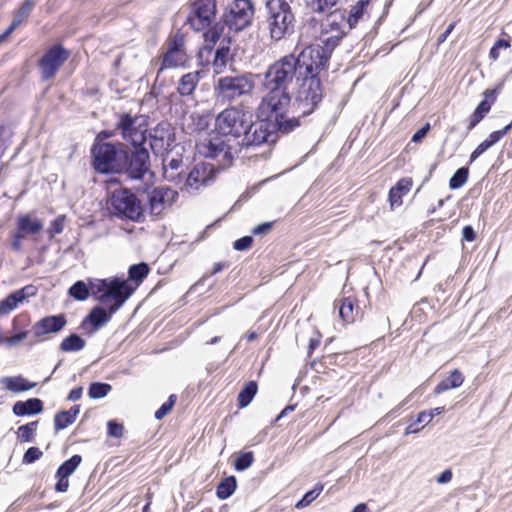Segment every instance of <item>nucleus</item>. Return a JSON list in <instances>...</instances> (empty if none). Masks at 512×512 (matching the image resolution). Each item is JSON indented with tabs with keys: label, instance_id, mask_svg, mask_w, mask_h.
<instances>
[{
	"label": "nucleus",
	"instance_id": "nucleus-36",
	"mask_svg": "<svg viewBox=\"0 0 512 512\" xmlns=\"http://www.w3.org/2000/svg\"><path fill=\"white\" fill-rule=\"evenodd\" d=\"M257 393V384L254 381L248 382L238 395L241 407L247 406Z\"/></svg>",
	"mask_w": 512,
	"mask_h": 512
},
{
	"label": "nucleus",
	"instance_id": "nucleus-58",
	"mask_svg": "<svg viewBox=\"0 0 512 512\" xmlns=\"http://www.w3.org/2000/svg\"><path fill=\"white\" fill-rule=\"evenodd\" d=\"M485 116V114H483L482 112H480V110L476 108L474 113L470 117L467 129L469 131L472 130Z\"/></svg>",
	"mask_w": 512,
	"mask_h": 512
},
{
	"label": "nucleus",
	"instance_id": "nucleus-32",
	"mask_svg": "<svg viewBox=\"0 0 512 512\" xmlns=\"http://www.w3.org/2000/svg\"><path fill=\"white\" fill-rule=\"evenodd\" d=\"M148 272H149V268H148L147 264H145V263L134 264L129 268V271H128L129 279L126 281L128 283H129V280L134 281L135 286H133V288L135 289L136 286H138L139 283L142 282V280L147 276ZM130 286L132 287L131 284H130Z\"/></svg>",
	"mask_w": 512,
	"mask_h": 512
},
{
	"label": "nucleus",
	"instance_id": "nucleus-34",
	"mask_svg": "<svg viewBox=\"0 0 512 512\" xmlns=\"http://www.w3.org/2000/svg\"><path fill=\"white\" fill-rule=\"evenodd\" d=\"M82 458L80 455H73L70 459L66 460L57 470L56 476L69 477L77 467L80 465Z\"/></svg>",
	"mask_w": 512,
	"mask_h": 512
},
{
	"label": "nucleus",
	"instance_id": "nucleus-50",
	"mask_svg": "<svg viewBox=\"0 0 512 512\" xmlns=\"http://www.w3.org/2000/svg\"><path fill=\"white\" fill-rule=\"evenodd\" d=\"M512 124L505 126L502 130L492 132L485 141L492 147L511 129Z\"/></svg>",
	"mask_w": 512,
	"mask_h": 512
},
{
	"label": "nucleus",
	"instance_id": "nucleus-4",
	"mask_svg": "<svg viewBox=\"0 0 512 512\" xmlns=\"http://www.w3.org/2000/svg\"><path fill=\"white\" fill-rule=\"evenodd\" d=\"M267 92L262 97L258 107V118L273 123V128L284 133L292 131L299 125L295 117H287L291 98L288 91L282 89H265Z\"/></svg>",
	"mask_w": 512,
	"mask_h": 512
},
{
	"label": "nucleus",
	"instance_id": "nucleus-63",
	"mask_svg": "<svg viewBox=\"0 0 512 512\" xmlns=\"http://www.w3.org/2000/svg\"><path fill=\"white\" fill-rule=\"evenodd\" d=\"M455 28V22L451 23L448 25V27L446 28V30L439 35L438 37V43L441 44L443 42L446 41V39L448 38V36L451 34V32L454 30Z\"/></svg>",
	"mask_w": 512,
	"mask_h": 512
},
{
	"label": "nucleus",
	"instance_id": "nucleus-27",
	"mask_svg": "<svg viewBox=\"0 0 512 512\" xmlns=\"http://www.w3.org/2000/svg\"><path fill=\"white\" fill-rule=\"evenodd\" d=\"M464 382V377L462 373L455 369L450 375L443 379L434 389L435 394H441L447 390L455 389L460 387Z\"/></svg>",
	"mask_w": 512,
	"mask_h": 512
},
{
	"label": "nucleus",
	"instance_id": "nucleus-43",
	"mask_svg": "<svg viewBox=\"0 0 512 512\" xmlns=\"http://www.w3.org/2000/svg\"><path fill=\"white\" fill-rule=\"evenodd\" d=\"M37 292V288L33 285H27L22 289H19L10 294L14 298L16 305L23 303L26 299L34 296Z\"/></svg>",
	"mask_w": 512,
	"mask_h": 512
},
{
	"label": "nucleus",
	"instance_id": "nucleus-11",
	"mask_svg": "<svg viewBox=\"0 0 512 512\" xmlns=\"http://www.w3.org/2000/svg\"><path fill=\"white\" fill-rule=\"evenodd\" d=\"M110 206L113 213L121 218H127L134 222H142L145 218L141 201L128 189L113 191L110 197Z\"/></svg>",
	"mask_w": 512,
	"mask_h": 512
},
{
	"label": "nucleus",
	"instance_id": "nucleus-21",
	"mask_svg": "<svg viewBox=\"0 0 512 512\" xmlns=\"http://www.w3.org/2000/svg\"><path fill=\"white\" fill-rule=\"evenodd\" d=\"M182 158L172 156L171 152H167L163 157V177L177 185L182 183Z\"/></svg>",
	"mask_w": 512,
	"mask_h": 512
},
{
	"label": "nucleus",
	"instance_id": "nucleus-40",
	"mask_svg": "<svg viewBox=\"0 0 512 512\" xmlns=\"http://www.w3.org/2000/svg\"><path fill=\"white\" fill-rule=\"evenodd\" d=\"M469 170L467 167L459 168L450 178L449 187L451 189L461 188L468 180Z\"/></svg>",
	"mask_w": 512,
	"mask_h": 512
},
{
	"label": "nucleus",
	"instance_id": "nucleus-3",
	"mask_svg": "<svg viewBox=\"0 0 512 512\" xmlns=\"http://www.w3.org/2000/svg\"><path fill=\"white\" fill-rule=\"evenodd\" d=\"M315 58L318 52L313 49H303L302 52L295 57L294 55L284 56L277 62L269 66L264 74L263 87L265 89H282L287 91V86L294 78L298 82L303 75H308L313 69H324L318 67Z\"/></svg>",
	"mask_w": 512,
	"mask_h": 512
},
{
	"label": "nucleus",
	"instance_id": "nucleus-48",
	"mask_svg": "<svg viewBox=\"0 0 512 512\" xmlns=\"http://www.w3.org/2000/svg\"><path fill=\"white\" fill-rule=\"evenodd\" d=\"M175 401L176 396L170 395L168 401L163 403L161 407L155 412V418L157 420H161L163 417H165L173 408Z\"/></svg>",
	"mask_w": 512,
	"mask_h": 512
},
{
	"label": "nucleus",
	"instance_id": "nucleus-22",
	"mask_svg": "<svg viewBox=\"0 0 512 512\" xmlns=\"http://www.w3.org/2000/svg\"><path fill=\"white\" fill-rule=\"evenodd\" d=\"M412 184L413 182L410 178H402L390 189L389 201L392 209L402 205V197L409 193Z\"/></svg>",
	"mask_w": 512,
	"mask_h": 512
},
{
	"label": "nucleus",
	"instance_id": "nucleus-5",
	"mask_svg": "<svg viewBox=\"0 0 512 512\" xmlns=\"http://www.w3.org/2000/svg\"><path fill=\"white\" fill-rule=\"evenodd\" d=\"M102 135L108 137V134L100 133L91 148L92 167L101 174L122 172L128 163L124 144L103 142Z\"/></svg>",
	"mask_w": 512,
	"mask_h": 512
},
{
	"label": "nucleus",
	"instance_id": "nucleus-8",
	"mask_svg": "<svg viewBox=\"0 0 512 512\" xmlns=\"http://www.w3.org/2000/svg\"><path fill=\"white\" fill-rule=\"evenodd\" d=\"M266 9V23L271 39L279 41L294 32L295 18L286 1L270 0L266 4Z\"/></svg>",
	"mask_w": 512,
	"mask_h": 512
},
{
	"label": "nucleus",
	"instance_id": "nucleus-31",
	"mask_svg": "<svg viewBox=\"0 0 512 512\" xmlns=\"http://www.w3.org/2000/svg\"><path fill=\"white\" fill-rule=\"evenodd\" d=\"M91 282L86 284L83 281H77L69 288V295L78 301H84L89 294L92 295Z\"/></svg>",
	"mask_w": 512,
	"mask_h": 512
},
{
	"label": "nucleus",
	"instance_id": "nucleus-35",
	"mask_svg": "<svg viewBox=\"0 0 512 512\" xmlns=\"http://www.w3.org/2000/svg\"><path fill=\"white\" fill-rule=\"evenodd\" d=\"M236 486V480L233 476L225 478L217 487V496L220 499H227L234 493Z\"/></svg>",
	"mask_w": 512,
	"mask_h": 512
},
{
	"label": "nucleus",
	"instance_id": "nucleus-45",
	"mask_svg": "<svg viewBox=\"0 0 512 512\" xmlns=\"http://www.w3.org/2000/svg\"><path fill=\"white\" fill-rule=\"evenodd\" d=\"M253 461L254 456L252 452L241 453L235 461V468L238 471H243L249 468L252 465Z\"/></svg>",
	"mask_w": 512,
	"mask_h": 512
},
{
	"label": "nucleus",
	"instance_id": "nucleus-56",
	"mask_svg": "<svg viewBox=\"0 0 512 512\" xmlns=\"http://www.w3.org/2000/svg\"><path fill=\"white\" fill-rule=\"evenodd\" d=\"M160 132H163V130L157 129L155 130V134L151 136L152 140L150 146L154 151L164 147V137L162 135L158 136Z\"/></svg>",
	"mask_w": 512,
	"mask_h": 512
},
{
	"label": "nucleus",
	"instance_id": "nucleus-61",
	"mask_svg": "<svg viewBox=\"0 0 512 512\" xmlns=\"http://www.w3.org/2000/svg\"><path fill=\"white\" fill-rule=\"evenodd\" d=\"M430 129V125L427 123L425 126L420 128L413 136L412 141L413 142H420L428 133Z\"/></svg>",
	"mask_w": 512,
	"mask_h": 512
},
{
	"label": "nucleus",
	"instance_id": "nucleus-14",
	"mask_svg": "<svg viewBox=\"0 0 512 512\" xmlns=\"http://www.w3.org/2000/svg\"><path fill=\"white\" fill-rule=\"evenodd\" d=\"M188 56L185 51L184 35L177 32L166 42V52L163 54L158 74L166 68H177L185 65Z\"/></svg>",
	"mask_w": 512,
	"mask_h": 512
},
{
	"label": "nucleus",
	"instance_id": "nucleus-57",
	"mask_svg": "<svg viewBox=\"0 0 512 512\" xmlns=\"http://www.w3.org/2000/svg\"><path fill=\"white\" fill-rule=\"evenodd\" d=\"M28 331H22V332H19L17 333L16 335H13L11 337H7L5 338V342L10 345V346H15L17 345L19 342L23 341L24 339L27 338L28 336Z\"/></svg>",
	"mask_w": 512,
	"mask_h": 512
},
{
	"label": "nucleus",
	"instance_id": "nucleus-49",
	"mask_svg": "<svg viewBox=\"0 0 512 512\" xmlns=\"http://www.w3.org/2000/svg\"><path fill=\"white\" fill-rule=\"evenodd\" d=\"M43 455V452L38 447H30L25 452L22 462L24 464H32L39 460Z\"/></svg>",
	"mask_w": 512,
	"mask_h": 512
},
{
	"label": "nucleus",
	"instance_id": "nucleus-39",
	"mask_svg": "<svg viewBox=\"0 0 512 512\" xmlns=\"http://www.w3.org/2000/svg\"><path fill=\"white\" fill-rule=\"evenodd\" d=\"M112 387L107 383L94 382L91 383L88 390V395L92 399H100L105 397Z\"/></svg>",
	"mask_w": 512,
	"mask_h": 512
},
{
	"label": "nucleus",
	"instance_id": "nucleus-25",
	"mask_svg": "<svg viewBox=\"0 0 512 512\" xmlns=\"http://www.w3.org/2000/svg\"><path fill=\"white\" fill-rule=\"evenodd\" d=\"M1 383L7 390L14 393L28 391L36 386V383H31L22 376L3 377Z\"/></svg>",
	"mask_w": 512,
	"mask_h": 512
},
{
	"label": "nucleus",
	"instance_id": "nucleus-28",
	"mask_svg": "<svg viewBox=\"0 0 512 512\" xmlns=\"http://www.w3.org/2000/svg\"><path fill=\"white\" fill-rule=\"evenodd\" d=\"M43 228V223L40 220L32 218L29 215H22L18 218L17 229L24 235L36 234Z\"/></svg>",
	"mask_w": 512,
	"mask_h": 512
},
{
	"label": "nucleus",
	"instance_id": "nucleus-12",
	"mask_svg": "<svg viewBox=\"0 0 512 512\" xmlns=\"http://www.w3.org/2000/svg\"><path fill=\"white\" fill-rule=\"evenodd\" d=\"M116 130L125 141L131 143L135 148L140 147L146 142L147 117L122 114L117 121Z\"/></svg>",
	"mask_w": 512,
	"mask_h": 512
},
{
	"label": "nucleus",
	"instance_id": "nucleus-54",
	"mask_svg": "<svg viewBox=\"0 0 512 512\" xmlns=\"http://www.w3.org/2000/svg\"><path fill=\"white\" fill-rule=\"evenodd\" d=\"M228 52H229V48H227V47H222V48L217 49L215 59H214V66L216 68L225 65V61H226Z\"/></svg>",
	"mask_w": 512,
	"mask_h": 512
},
{
	"label": "nucleus",
	"instance_id": "nucleus-24",
	"mask_svg": "<svg viewBox=\"0 0 512 512\" xmlns=\"http://www.w3.org/2000/svg\"><path fill=\"white\" fill-rule=\"evenodd\" d=\"M43 410V403L38 398H31L27 401H18L13 405V413L17 416L39 414Z\"/></svg>",
	"mask_w": 512,
	"mask_h": 512
},
{
	"label": "nucleus",
	"instance_id": "nucleus-33",
	"mask_svg": "<svg viewBox=\"0 0 512 512\" xmlns=\"http://www.w3.org/2000/svg\"><path fill=\"white\" fill-rule=\"evenodd\" d=\"M208 28L209 29L206 32H204L203 37L205 47L208 49H212L220 39L224 27L220 24H215L214 26H209Z\"/></svg>",
	"mask_w": 512,
	"mask_h": 512
},
{
	"label": "nucleus",
	"instance_id": "nucleus-10",
	"mask_svg": "<svg viewBox=\"0 0 512 512\" xmlns=\"http://www.w3.org/2000/svg\"><path fill=\"white\" fill-rule=\"evenodd\" d=\"M323 69H313L308 75H303L300 79L295 102L297 111L303 116L313 112L317 104L322 99L321 82L318 74Z\"/></svg>",
	"mask_w": 512,
	"mask_h": 512
},
{
	"label": "nucleus",
	"instance_id": "nucleus-60",
	"mask_svg": "<svg viewBox=\"0 0 512 512\" xmlns=\"http://www.w3.org/2000/svg\"><path fill=\"white\" fill-rule=\"evenodd\" d=\"M272 228V223L270 222H265V223H262L260 225H257L254 229H253V234L255 235H264V234H267Z\"/></svg>",
	"mask_w": 512,
	"mask_h": 512
},
{
	"label": "nucleus",
	"instance_id": "nucleus-59",
	"mask_svg": "<svg viewBox=\"0 0 512 512\" xmlns=\"http://www.w3.org/2000/svg\"><path fill=\"white\" fill-rule=\"evenodd\" d=\"M56 477L58 478V481L55 486L56 491L66 492L69 487L68 477H65V476H56Z\"/></svg>",
	"mask_w": 512,
	"mask_h": 512
},
{
	"label": "nucleus",
	"instance_id": "nucleus-18",
	"mask_svg": "<svg viewBox=\"0 0 512 512\" xmlns=\"http://www.w3.org/2000/svg\"><path fill=\"white\" fill-rule=\"evenodd\" d=\"M178 198V192L168 188L159 187L152 190L148 195L150 213L158 216L170 207Z\"/></svg>",
	"mask_w": 512,
	"mask_h": 512
},
{
	"label": "nucleus",
	"instance_id": "nucleus-64",
	"mask_svg": "<svg viewBox=\"0 0 512 512\" xmlns=\"http://www.w3.org/2000/svg\"><path fill=\"white\" fill-rule=\"evenodd\" d=\"M462 235L466 241H473L475 239V232L471 226H465Z\"/></svg>",
	"mask_w": 512,
	"mask_h": 512
},
{
	"label": "nucleus",
	"instance_id": "nucleus-38",
	"mask_svg": "<svg viewBox=\"0 0 512 512\" xmlns=\"http://www.w3.org/2000/svg\"><path fill=\"white\" fill-rule=\"evenodd\" d=\"M354 301L351 298H344L339 304V316L346 322L350 323L354 321Z\"/></svg>",
	"mask_w": 512,
	"mask_h": 512
},
{
	"label": "nucleus",
	"instance_id": "nucleus-19",
	"mask_svg": "<svg viewBox=\"0 0 512 512\" xmlns=\"http://www.w3.org/2000/svg\"><path fill=\"white\" fill-rule=\"evenodd\" d=\"M127 173L130 178L140 180L150 171L149 153L146 148L140 146L132 153Z\"/></svg>",
	"mask_w": 512,
	"mask_h": 512
},
{
	"label": "nucleus",
	"instance_id": "nucleus-26",
	"mask_svg": "<svg viewBox=\"0 0 512 512\" xmlns=\"http://www.w3.org/2000/svg\"><path fill=\"white\" fill-rule=\"evenodd\" d=\"M80 412L78 405L71 407L67 411H61L54 417V426L57 431L65 429L69 425L73 424Z\"/></svg>",
	"mask_w": 512,
	"mask_h": 512
},
{
	"label": "nucleus",
	"instance_id": "nucleus-51",
	"mask_svg": "<svg viewBox=\"0 0 512 512\" xmlns=\"http://www.w3.org/2000/svg\"><path fill=\"white\" fill-rule=\"evenodd\" d=\"M17 307L14 298L8 295L0 302V314H8Z\"/></svg>",
	"mask_w": 512,
	"mask_h": 512
},
{
	"label": "nucleus",
	"instance_id": "nucleus-55",
	"mask_svg": "<svg viewBox=\"0 0 512 512\" xmlns=\"http://www.w3.org/2000/svg\"><path fill=\"white\" fill-rule=\"evenodd\" d=\"M491 146L485 140L481 142L476 149L471 153L469 162L473 163L480 155H482L486 150H488Z\"/></svg>",
	"mask_w": 512,
	"mask_h": 512
},
{
	"label": "nucleus",
	"instance_id": "nucleus-30",
	"mask_svg": "<svg viewBox=\"0 0 512 512\" xmlns=\"http://www.w3.org/2000/svg\"><path fill=\"white\" fill-rule=\"evenodd\" d=\"M85 340H83L79 335L77 334H71L60 344V350L63 352H76L80 351L85 347Z\"/></svg>",
	"mask_w": 512,
	"mask_h": 512
},
{
	"label": "nucleus",
	"instance_id": "nucleus-13",
	"mask_svg": "<svg viewBox=\"0 0 512 512\" xmlns=\"http://www.w3.org/2000/svg\"><path fill=\"white\" fill-rule=\"evenodd\" d=\"M254 9L249 0H234L223 15L224 24L235 32L247 28L253 19Z\"/></svg>",
	"mask_w": 512,
	"mask_h": 512
},
{
	"label": "nucleus",
	"instance_id": "nucleus-46",
	"mask_svg": "<svg viewBox=\"0 0 512 512\" xmlns=\"http://www.w3.org/2000/svg\"><path fill=\"white\" fill-rule=\"evenodd\" d=\"M339 0H312V9L315 12L324 13L329 11Z\"/></svg>",
	"mask_w": 512,
	"mask_h": 512
},
{
	"label": "nucleus",
	"instance_id": "nucleus-6",
	"mask_svg": "<svg viewBox=\"0 0 512 512\" xmlns=\"http://www.w3.org/2000/svg\"><path fill=\"white\" fill-rule=\"evenodd\" d=\"M342 21L343 16L340 13L336 11L329 13L327 18L320 24L319 43L306 47V49H313L315 53L318 52L319 58H315L318 67L327 68L332 51L343 38Z\"/></svg>",
	"mask_w": 512,
	"mask_h": 512
},
{
	"label": "nucleus",
	"instance_id": "nucleus-15",
	"mask_svg": "<svg viewBox=\"0 0 512 512\" xmlns=\"http://www.w3.org/2000/svg\"><path fill=\"white\" fill-rule=\"evenodd\" d=\"M218 0H196L188 17V23L195 31H202L211 26L217 13Z\"/></svg>",
	"mask_w": 512,
	"mask_h": 512
},
{
	"label": "nucleus",
	"instance_id": "nucleus-62",
	"mask_svg": "<svg viewBox=\"0 0 512 512\" xmlns=\"http://www.w3.org/2000/svg\"><path fill=\"white\" fill-rule=\"evenodd\" d=\"M25 237V235L23 233H20V231L17 229V233L14 235V239H13V242H12V247L15 249V250H20L21 247H22V240L23 238Z\"/></svg>",
	"mask_w": 512,
	"mask_h": 512
},
{
	"label": "nucleus",
	"instance_id": "nucleus-2",
	"mask_svg": "<svg viewBox=\"0 0 512 512\" xmlns=\"http://www.w3.org/2000/svg\"><path fill=\"white\" fill-rule=\"evenodd\" d=\"M92 296L101 304L95 306L86 317L85 321L90 323L95 330L110 321L132 295L134 288L126 279L111 277L106 279H95L91 282Z\"/></svg>",
	"mask_w": 512,
	"mask_h": 512
},
{
	"label": "nucleus",
	"instance_id": "nucleus-42",
	"mask_svg": "<svg viewBox=\"0 0 512 512\" xmlns=\"http://www.w3.org/2000/svg\"><path fill=\"white\" fill-rule=\"evenodd\" d=\"M33 7L34 2L31 0H26L16 12L11 23H17V27H19L28 18Z\"/></svg>",
	"mask_w": 512,
	"mask_h": 512
},
{
	"label": "nucleus",
	"instance_id": "nucleus-29",
	"mask_svg": "<svg viewBox=\"0 0 512 512\" xmlns=\"http://www.w3.org/2000/svg\"><path fill=\"white\" fill-rule=\"evenodd\" d=\"M369 3L370 0H359L354 6H352L347 19L350 28L355 27L359 20L363 18L367 12Z\"/></svg>",
	"mask_w": 512,
	"mask_h": 512
},
{
	"label": "nucleus",
	"instance_id": "nucleus-1",
	"mask_svg": "<svg viewBox=\"0 0 512 512\" xmlns=\"http://www.w3.org/2000/svg\"><path fill=\"white\" fill-rule=\"evenodd\" d=\"M257 122L251 120L247 131L241 140L230 143L220 136H208L196 144L197 151L205 158L216 159L218 165L224 169L232 164L233 159L243 150L260 146L263 143L273 141V123L259 118Z\"/></svg>",
	"mask_w": 512,
	"mask_h": 512
},
{
	"label": "nucleus",
	"instance_id": "nucleus-7",
	"mask_svg": "<svg viewBox=\"0 0 512 512\" xmlns=\"http://www.w3.org/2000/svg\"><path fill=\"white\" fill-rule=\"evenodd\" d=\"M252 114L242 105L231 106L220 112L215 119V128L218 135L234 138V143L241 140L245 131L251 124Z\"/></svg>",
	"mask_w": 512,
	"mask_h": 512
},
{
	"label": "nucleus",
	"instance_id": "nucleus-44",
	"mask_svg": "<svg viewBox=\"0 0 512 512\" xmlns=\"http://www.w3.org/2000/svg\"><path fill=\"white\" fill-rule=\"evenodd\" d=\"M443 412H444V407H436L431 410L422 411L418 414L415 423H418V424L424 423V425H427L432 421V419L436 415H440Z\"/></svg>",
	"mask_w": 512,
	"mask_h": 512
},
{
	"label": "nucleus",
	"instance_id": "nucleus-37",
	"mask_svg": "<svg viewBox=\"0 0 512 512\" xmlns=\"http://www.w3.org/2000/svg\"><path fill=\"white\" fill-rule=\"evenodd\" d=\"M38 422H30L28 424L22 425L17 430L18 439L21 442H32L35 437V432L37 430Z\"/></svg>",
	"mask_w": 512,
	"mask_h": 512
},
{
	"label": "nucleus",
	"instance_id": "nucleus-52",
	"mask_svg": "<svg viewBox=\"0 0 512 512\" xmlns=\"http://www.w3.org/2000/svg\"><path fill=\"white\" fill-rule=\"evenodd\" d=\"M109 436L120 438L123 435V425L114 420H110L107 424Z\"/></svg>",
	"mask_w": 512,
	"mask_h": 512
},
{
	"label": "nucleus",
	"instance_id": "nucleus-23",
	"mask_svg": "<svg viewBox=\"0 0 512 512\" xmlns=\"http://www.w3.org/2000/svg\"><path fill=\"white\" fill-rule=\"evenodd\" d=\"M201 79V71H194L184 74L179 82L177 91L181 96H191Z\"/></svg>",
	"mask_w": 512,
	"mask_h": 512
},
{
	"label": "nucleus",
	"instance_id": "nucleus-47",
	"mask_svg": "<svg viewBox=\"0 0 512 512\" xmlns=\"http://www.w3.org/2000/svg\"><path fill=\"white\" fill-rule=\"evenodd\" d=\"M66 217L64 215H59L55 220L51 222V225L48 229V233L50 238H53L55 235L63 232L65 227Z\"/></svg>",
	"mask_w": 512,
	"mask_h": 512
},
{
	"label": "nucleus",
	"instance_id": "nucleus-20",
	"mask_svg": "<svg viewBox=\"0 0 512 512\" xmlns=\"http://www.w3.org/2000/svg\"><path fill=\"white\" fill-rule=\"evenodd\" d=\"M66 322L64 314L46 316L33 325L32 332L37 338L47 334L58 333L65 327Z\"/></svg>",
	"mask_w": 512,
	"mask_h": 512
},
{
	"label": "nucleus",
	"instance_id": "nucleus-16",
	"mask_svg": "<svg viewBox=\"0 0 512 512\" xmlns=\"http://www.w3.org/2000/svg\"><path fill=\"white\" fill-rule=\"evenodd\" d=\"M216 169L211 163H198L187 175L181 190L190 194L198 192L202 187L208 186L215 178Z\"/></svg>",
	"mask_w": 512,
	"mask_h": 512
},
{
	"label": "nucleus",
	"instance_id": "nucleus-53",
	"mask_svg": "<svg viewBox=\"0 0 512 512\" xmlns=\"http://www.w3.org/2000/svg\"><path fill=\"white\" fill-rule=\"evenodd\" d=\"M253 239L251 236H244L236 240L233 244L235 250L244 251L251 247Z\"/></svg>",
	"mask_w": 512,
	"mask_h": 512
},
{
	"label": "nucleus",
	"instance_id": "nucleus-41",
	"mask_svg": "<svg viewBox=\"0 0 512 512\" xmlns=\"http://www.w3.org/2000/svg\"><path fill=\"white\" fill-rule=\"evenodd\" d=\"M323 485L317 484L312 490L308 491L301 500H299L295 507L297 509H302L310 505L322 492Z\"/></svg>",
	"mask_w": 512,
	"mask_h": 512
},
{
	"label": "nucleus",
	"instance_id": "nucleus-17",
	"mask_svg": "<svg viewBox=\"0 0 512 512\" xmlns=\"http://www.w3.org/2000/svg\"><path fill=\"white\" fill-rule=\"evenodd\" d=\"M68 57L69 52L61 45H55L48 49L39 61L43 79H52Z\"/></svg>",
	"mask_w": 512,
	"mask_h": 512
},
{
	"label": "nucleus",
	"instance_id": "nucleus-9",
	"mask_svg": "<svg viewBox=\"0 0 512 512\" xmlns=\"http://www.w3.org/2000/svg\"><path fill=\"white\" fill-rule=\"evenodd\" d=\"M255 77L252 73L220 77L215 84V93L223 102H235L253 92Z\"/></svg>",
	"mask_w": 512,
	"mask_h": 512
}]
</instances>
